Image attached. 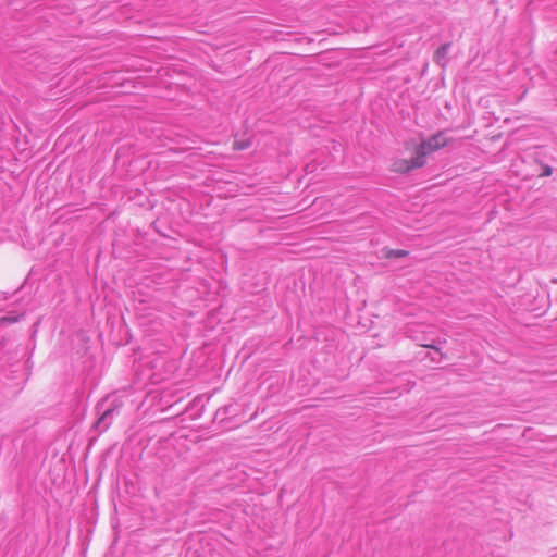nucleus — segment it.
<instances>
[{
    "mask_svg": "<svg viewBox=\"0 0 557 557\" xmlns=\"http://www.w3.org/2000/svg\"><path fill=\"white\" fill-rule=\"evenodd\" d=\"M424 164L425 160H422V157L414 150V156L411 158H395L391 163V170L395 173H407L422 168Z\"/></svg>",
    "mask_w": 557,
    "mask_h": 557,
    "instance_id": "obj_2",
    "label": "nucleus"
},
{
    "mask_svg": "<svg viewBox=\"0 0 557 557\" xmlns=\"http://www.w3.org/2000/svg\"><path fill=\"white\" fill-rule=\"evenodd\" d=\"M544 174L545 175H550L552 174V169L549 166H547L544 171Z\"/></svg>",
    "mask_w": 557,
    "mask_h": 557,
    "instance_id": "obj_7",
    "label": "nucleus"
},
{
    "mask_svg": "<svg viewBox=\"0 0 557 557\" xmlns=\"http://www.w3.org/2000/svg\"><path fill=\"white\" fill-rule=\"evenodd\" d=\"M250 146V143L247 140H236L233 144L234 150H245Z\"/></svg>",
    "mask_w": 557,
    "mask_h": 557,
    "instance_id": "obj_3",
    "label": "nucleus"
},
{
    "mask_svg": "<svg viewBox=\"0 0 557 557\" xmlns=\"http://www.w3.org/2000/svg\"><path fill=\"white\" fill-rule=\"evenodd\" d=\"M446 53H447V47H446V46H443V47H441V48L436 51V53H435V58H436V59L444 58V57L446 55Z\"/></svg>",
    "mask_w": 557,
    "mask_h": 557,
    "instance_id": "obj_5",
    "label": "nucleus"
},
{
    "mask_svg": "<svg viewBox=\"0 0 557 557\" xmlns=\"http://www.w3.org/2000/svg\"><path fill=\"white\" fill-rule=\"evenodd\" d=\"M448 144V139L445 137L443 133H437L426 140L421 141V144L416 148L419 156L422 157V160H425L426 156L433 153L441 148H444Z\"/></svg>",
    "mask_w": 557,
    "mask_h": 557,
    "instance_id": "obj_1",
    "label": "nucleus"
},
{
    "mask_svg": "<svg viewBox=\"0 0 557 557\" xmlns=\"http://www.w3.org/2000/svg\"><path fill=\"white\" fill-rule=\"evenodd\" d=\"M20 320L18 317L14 315V317H2L0 319V324H5V323H15Z\"/></svg>",
    "mask_w": 557,
    "mask_h": 557,
    "instance_id": "obj_4",
    "label": "nucleus"
},
{
    "mask_svg": "<svg viewBox=\"0 0 557 557\" xmlns=\"http://www.w3.org/2000/svg\"><path fill=\"white\" fill-rule=\"evenodd\" d=\"M395 257H406L408 255V251L406 250H397L393 253Z\"/></svg>",
    "mask_w": 557,
    "mask_h": 557,
    "instance_id": "obj_6",
    "label": "nucleus"
},
{
    "mask_svg": "<svg viewBox=\"0 0 557 557\" xmlns=\"http://www.w3.org/2000/svg\"><path fill=\"white\" fill-rule=\"evenodd\" d=\"M425 347H429V348H433V349H435V350H438V348H436V347H434V346H432V345H426Z\"/></svg>",
    "mask_w": 557,
    "mask_h": 557,
    "instance_id": "obj_8",
    "label": "nucleus"
}]
</instances>
